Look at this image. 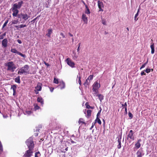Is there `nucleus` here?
<instances>
[{
	"label": "nucleus",
	"instance_id": "obj_1",
	"mask_svg": "<svg viewBox=\"0 0 157 157\" xmlns=\"http://www.w3.org/2000/svg\"><path fill=\"white\" fill-rule=\"evenodd\" d=\"M5 66L7 67V70L11 72H13L17 67L12 61L5 63Z\"/></svg>",
	"mask_w": 157,
	"mask_h": 157
},
{
	"label": "nucleus",
	"instance_id": "obj_2",
	"mask_svg": "<svg viewBox=\"0 0 157 157\" xmlns=\"http://www.w3.org/2000/svg\"><path fill=\"white\" fill-rule=\"evenodd\" d=\"M29 17V16H28L27 14H24L22 13L18 14L17 15V17L20 18V21L21 23H24Z\"/></svg>",
	"mask_w": 157,
	"mask_h": 157
},
{
	"label": "nucleus",
	"instance_id": "obj_3",
	"mask_svg": "<svg viewBox=\"0 0 157 157\" xmlns=\"http://www.w3.org/2000/svg\"><path fill=\"white\" fill-rule=\"evenodd\" d=\"M29 67L28 65H25L23 67L20 68L18 72V74L21 75L23 74H29Z\"/></svg>",
	"mask_w": 157,
	"mask_h": 157
},
{
	"label": "nucleus",
	"instance_id": "obj_4",
	"mask_svg": "<svg viewBox=\"0 0 157 157\" xmlns=\"http://www.w3.org/2000/svg\"><path fill=\"white\" fill-rule=\"evenodd\" d=\"M27 146L29 149L33 150L34 147V144L33 141L32 137H30L25 142Z\"/></svg>",
	"mask_w": 157,
	"mask_h": 157
},
{
	"label": "nucleus",
	"instance_id": "obj_5",
	"mask_svg": "<svg viewBox=\"0 0 157 157\" xmlns=\"http://www.w3.org/2000/svg\"><path fill=\"white\" fill-rule=\"evenodd\" d=\"M33 150L29 149L26 151L23 155V157H31L33 152Z\"/></svg>",
	"mask_w": 157,
	"mask_h": 157
},
{
	"label": "nucleus",
	"instance_id": "obj_6",
	"mask_svg": "<svg viewBox=\"0 0 157 157\" xmlns=\"http://www.w3.org/2000/svg\"><path fill=\"white\" fill-rule=\"evenodd\" d=\"M66 61L67 64L72 68L75 67V63L73 62L70 58H68L66 60Z\"/></svg>",
	"mask_w": 157,
	"mask_h": 157
},
{
	"label": "nucleus",
	"instance_id": "obj_7",
	"mask_svg": "<svg viewBox=\"0 0 157 157\" xmlns=\"http://www.w3.org/2000/svg\"><path fill=\"white\" fill-rule=\"evenodd\" d=\"M144 154V151L142 148L140 149L136 153L137 157H142Z\"/></svg>",
	"mask_w": 157,
	"mask_h": 157
},
{
	"label": "nucleus",
	"instance_id": "obj_8",
	"mask_svg": "<svg viewBox=\"0 0 157 157\" xmlns=\"http://www.w3.org/2000/svg\"><path fill=\"white\" fill-rule=\"evenodd\" d=\"M134 133L132 130H130L127 136V139L130 138L133 141L134 140V137L133 136Z\"/></svg>",
	"mask_w": 157,
	"mask_h": 157
},
{
	"label": "nucleus",
	"instance_id": "obj_9",
	"mask_svg": "<svg viewBox=\"0 0 157 157\" xmlns=\"http://www.w3.org/2000/svg\"><path fill=\"white\" fill-rule=\"evenodd\" d=\"M98 4L99 9V11H103L102 8L104 7V5L103 2L100 1H98Z\"/></svg>",
	"mask_w": 157,
	"mask_h": 157
},
{
	"label": "nucleus",
	"instance_id": "obj_10",
	"mask_svg": "<svg viewBox=\"0 0 157 157\" xmlns=\"http://www.w3.org/2000/svg\"><path fill=\"white\" fill-rule=\"evenodd\" d=\"M92 86L93 89H98L100 87V85L98 82V81H97L94 82Z\"/></svg>",
	"mask_w": 157,
	"mask_h": 157
},
{
	"label": "nucleus",
	"instance_id": "obj_11",
	"mask_svg": "<svg viewBox=\"0 0 157 157\" xmlns=\"http://www.w3.org/2000/svg\"><path fill=\"white\" fill-rule=\"evenodd\" d=\"M8 40L7 38L4 39L2 41V44L4 48H6L7 46Z\"/></svg>",
	"mask_w": 157,
	"mask_h": 157
},
{
	"label": "nucleus",
	"instance_id": "obj_12",
	"mask_svg": "<svg viewBox=\"0 0 157 157\" xmlns=\"http://www.w3.org/2000/svg\"><path fill=\"white\" fill-rule=\"evenodd\" d=\"M117 138H118L117 142L118 143L117 147L118 149H120L121 147V135H119L117 137Z\"/></svg>",
	"mask_w": 157,
	"mask_h": 157
},
{
	"label": "nucleus",
	"instance_id": "obj_13",
	"mask_svg": "<svg viewBox=\"0 0 157 157\" xmlns=\"http://www.w3.org/2000/svg\"><path fill=\"white\" fill-rule=\"evenodd\" d=\"M141 139H139L135 144V147L136 149L139 148L140 147L141 144L140 142H141Z\"/></svg>",
	"mask_w": 157,
	"mask_h": 157
},
{
	"label": "nucleus",
	"instance_id": "obj_14",
	"mask_svg": "<svg viewBox=\"0 0 157 157\" xmlns=\"http://www.w3.org/2000/svg\"><path fill=\"white\" fill-rule=\"evenodd\" d=\"M12 11L13 12L12 15L13 17H17L19 11L17 10L12 9Z\"/></svg>",
	"mask_w": 157,
	"mask_h": 157
},
{
	"label": "nucleus",
	"instance_id": "obj_15",
	"mask_svg": "<svg viewBox=\"0 0 157 157\" xmlns=\"http://www.w3.org/2000/svg\"><path fill=\"white\" fill-rule=\"evenodd\" d=\"M17 88V86L16 85H13L11 86V89H12L13 91V95H15L16 92V90Z\"/></svg>",
	"mask_w": 157,
	"mask_h": 157
},
{
	"label": "nucleus",
	"instance_id": "obj_16",
	"mask_svg": "<svg viewBox=\"0 0 157 157\" xmlns=\"http://www.w3.org/2000/svg\"><path fill=\"white\" fill-rule=\"evenodd\" d=\"M52 33V28L49 29H48V33L46 35L48 37H50L51 34Z\"/></svg>",
	"mask_w": 157,
	"mask_h": 157
},
{
	"label": "nucleus",
	"instance_id": "obj_17",
	"mask_svg": "<svg viewBox=\"0 0 157 157\" xmlns=\"http://www.w3.org/2000/svg\"><path fill=\"white\" fill-rule=\"evenodd\" d=\"M41 84L39 83L37 84V86L35 87V89L37 90L40 91L41 90Z\"/></svg>",
	"mask_w": 157,
	"mask_h": 157
},
{
	"label": "nucleus",
	"instance_id": "obj_18",
	"mask_svg": "<svg viewBox=\"0 0 157 157\" xmlns=\"http://www.w3.org/2000/svg\"><path fill=\"white\" fill-rule=\"evenodd\" d=\"M82 19L84 21L85 24H87V19L86 15L84 14H83L82 16Z\"/></svg>",
	"mask_w": 157,
	"mask_h": 157
},
{
	"label": "nucleus",
	"instance_id": "obj_19",
	"mask_svg": "<svg viewBox=\"0 0 157 157\" xmlns=\"http://www.w3.org/2000/svg\"><path fill=\"white\" fill-rule=\"evenodd\" d=\"M37 101L38 102L40 103L41 105H43L44 104V100L41 97L37 98Z\"/></svg>",
	"mask_w": 157,
	"mask_h": 157
},
{
	"label": "nucleus",
	"instance_id": "obj_20",
	"mask_svg": "<svg viewBox=\"0 0 157 157\" xmlns=\"http://www.w3.org/2000/svg\"><path fill=\"white\" fill-rule=\"evenodd\" d=\"M150 47L151 49V53L152 54H153L155 52L154 44L153 43H152L151 44Z\"/></svg>",
	"mask_w": 157,
	"mask_h": 157
},
{
	"label": "nucleus",
	"instance_id": "obj_21",
	"mask_svg": "<svg viewBox=\"0 0 157 157\" xmlns=\"http://www.w3.org/2000/svg\"><path fill=\"white\" fill-rule=\"evenodd\" d=\"M140 11V8L138 9L137 10V12L136 13L135 15V17H134V20L135 21H137L138 19V17H137L139 15V13Z\"/></svg>",
	"mask_w": 157,
	"mask_h": 157
},
{
	"label": "nucleus",
	"instance_id": "obj_22",
	"mask_svg": "<svg viewBox=\"0 0 157 157\" xmlns=\"http://www.w3.org/2000/svg\"><path fill=\"white\" fill-rule=\"evenodd\" d=\"M73 55H72V59L74 60H76L78 58V56L76 55V53L74 51H73Z\"/></svg>",
	"mask_w": 157,
	"mask_h": 157
},
{
	"label": "nucleus",
	"instance_id": "obj_23",
	"mask_svg": "<svg viewBox=\"0 0 157 157\" xmlns=\"http://www.w3.org/2000/svg\"><path fill=\"white\" fill-rule=\"evenodd\" d=\"M59 86L60 87L61 90L64 88L65 86V83L63 81H62V83L59 85Z\"/></svg>",
	"mask_w": 157,
	"mask_h": 157
},
{
	"label": "nucleus",
	"instance_id": "obj_24",
	"mask_svg": "<svg viewBox=\"0 0 157 157\" xmlns=\"http://www.w3.org/2000/svg\"><path fill=\"white\" fill-rule=\"evenodd\" d=\"M86 112L87 115H86V117L87 118H89L91 116V111L90 110H88Z\"/></svg>",
	"mask_w": 157,
	"mask_h": 157
},
{
	"label": "nucleus",
	"instance_id": "obj_25",
	"mask_svg": "<svg viewBox=\"0 0 157 157\" xmlns=\"http://www.w3.org/2000/svg\"><path fill=\"white\" fill-rule=\"evenodd\" d=\"M14 80L15 82L18 83H20V77L19 76H18L16 78H14Z\"/></svg>",
	"mask_w": 157,
	"mask_h": 157
},
{
	"label": "nucleus",
	"instance_id": "obj_26",
	"mask_svg": "<svg viewBox=\"0 0 157 157\" xmlns=\"http://www.w3.org/2000/svg\"><path fill=\"white\" fill-rule=\"evenodd\" d=\"M97 96L98 97V98L100 101L101 102V101L103 100L104 98V97L103 95L101 94H99L97 95Z\"/></svg>",
	"mask_w": 157,
	"mask_h": 157
},
{
	"label": "nucleus",
	"instance_id": "obj_27",
	"mask_svg": "<svg viewBox=\"0 0 157 157\" xmlns=\"http://www.w3.org/2000/svg\"><path fill=\"white\" fill-rule=\"evenodd\" d=\"M18 9V6L17 3H15L13 4V7L12 8V9L17 10Z\"/></svg>",
	"mask_w": 157,
	"mask_h": 157
},
{
	"label": "nucleus",
	"instance_id": "obj_28",
	"mask_svg": "<svg viewBox=\"0 0 157 157\" xmlns=\"http://www.w3.org/2000/svg\"><path fill=\"white\" fill-rule=\"evenodd\" d=\"M83 120V119L82 118H80L79 120V121H78V123L79 124H80L81 123H82V124H86V123L83 121H82Z\"/></svg>",
	"mask_w": 157,
	"mask_h": 157
},
{
	"label": "nucleus",
	"instance_id": "obj_29",
	"mask_svg": "<svg viewBox=\"0 0 157 157\" xmlns=\"http://www.w3.org/2000/svg\"><path fill=\"white\" fill-rule=\"evenodd\" d=\"M95 122H97L99 124H101V121L99 117H97L96 119L95 120Z\"/></svg>",
	"mask_w": 157,
	"mask_h": 157
},
{
	"label": "nucleus",
	"instance_id": "obj_30",
	"mask_svg": "<svg viewBox=\"0 0 157 157\" xmlns=\"http://www.w3.org/2000/svg\"><path fill=\"white\" fill-rule=\"evenodd\" d=\"M11 52L13 53H17V54L18 52L15 48H12L11 49Z\"/></svg>",
	"mask_w": 157,
	"mask_h": 157
},
{
	"label": "nucleus",
	"instance_id": "obj_31",
	"mask_svg": "<svg viewBox=\"0 0 157 157\" xmlns=\"http://www.w3.org/2000/svg\"><path fill=\"white\" fill-rule=\"evenodd\" d=\"M89 81L87 79L85 82L84 84L85 87H87V86L88 85V83L89 82Z\"/></svg>",
	"mask_w": 157,
	"mask_h": 157
},
{
	"label": "nucleus",
	"instance_id": "obj_32",
	"mask_svg": "<svg viewBox=\"0 0 157 157\" xmlns=\"http://www.w3.org/2000/svg\"><path fill=\"white\" fill-rule=\"evenodd\" d=\"M122 107H123L122 109L127 108V102H125L124 104H122Z\"/></svg>",
	"mask_w": 157,
	"mask_h": 157
},
{
	"label": "nucleus",
	"instance_id": "obj_33",
	"mask_svg": "<svg viewBox=\"0 0 157 157\" xmlns=\"http://www.w3.org/2000/svg\"><path fill=\"white\" fill-rule=\"evenodd\" d=\"M23 2L22 1H21L20 2H19L17 4L18 6V9H20L21 6L22 4H23Z\"/></svg>",
	"mask_w": 157,
	"mask_h": 157
},
{
	"label": "nucleus",
	"instance_id": "obj_34",
	"mask_svg": "<svg viewBox=\"0 0 157 157\" xmlns=\"http://www.w3.org/2000/svg\"><path fill=\"white\" fill-rule=\"evenodd\" d=\"M77 78H78V82L79 84L81 85V77L80 76H78V75H77Z\"/></svg>",
	"mask_w": 157,
	"mask_h": 157
},
{
	"label": "nucleus",
	"instance_id": "obj_35",
	"mask_svg": "<svg viewBox=\"0 0 157 157\" xmlns=\"http://www.w3.org/2000/svg\"><path fill=\"white\" fill-rule=\"evenodd\" d=\"M34 109L35 111H36L37 109H40V107L37 104H35L34 105Z\"/></svg>",
	"mask_w": 157,
	"mask_h": 157
},
{
	"label": "nucleus",
	"instance_id": "obj_36",
	"mask_svg": "<svg viewBox=\"0 0 157 157\" xmlns=\"http://www.w3.org/2000/svg\"><path fill=\"white\" fill-rule=\"evenodd\" d=\"M86 8L87 9V10L86 11L85 13L87 14L90 13V11L86 5Z\"/></svg>",
	"mask_w": 157,
	"mask_h": 157
},
{
	"label": "nucleus",
	"instance_id": "obj_37",
	"mask_svg": "<svg viewBox=\"0 0 157 157\" xmlns=\"http://www.w3.org/2000/svg\"><path fill=\"white\" fill-rule=\"evenodd\" d=\"M53 82L55 83L58 84L59 83L58 79L56 78H54Z\"/></svg>",
	"mask_w": 157,
	"mask_h": 157
},
{
	"label": "nucleus",
	"instance_id": "obj_38",
	"mask_svg": "<svg viewBox=\"0 0 157 157\" xmlns=\"http://www.w3.org/2000/svg\"><path fill=\"white\" fill-rule=\"evenodd\" d=\"M32 111H26L24 113L25 114L29 115L32 113Z\"/></svg>",
	"mask_w": 157,
	"mask_h": 157
},
{
	"label": "nucleus",
	"instance_id": "obj_39",
	"mask_svg": "<svg viewBox=\"0 0 157 157\" xmlns=\"http://www.w3.org/2000/svg\"><path fill=\"white\" fill-rule=\"evenodd\" d=\"M151 70L152 71H153V69H151ZM151 71V69H150V68H147V69H146L145 70V71L147 73H148L150 72Z\"/></svg>",
	"mask_w": 157,
	"mask_h": 157
},
{
	"label": "nucleus",
	"instance_id": "obj_40",
	"mask_svg": "<svg viewBox=\"0 0 157 157\" xmlns=\"http://www.w3.org/2000/svg\"><path fill=\"white\" fill-rule=\"evenodd\" d=\"M17 54L20 55V56H22L24 58H25L26 57V56L25 55L23 54L22 53H21V52H18Z\"/></svg>",
	"mask_w": 157,
	"mask_h": 157
},
{
	"label": "nucleus",
	"instance_id": "obj_41",
	"mask_svg": "<svg viewBox=\"0 0 157 157\" xmlns=\"http://www.w3.org/2000/svg\"><path fill=\"white\" fill-rule=\"evenodd\" d=\"M98 89H92V90H93V91L94 92V94H98Z\"/></svg>",
	"mask_w": 157,
	"mask_h": 157
},
{
	"label": "nucleus",
	"instance_id": "obj_42",
	"mask_svg": "<svg viewBox=\"0 0 157 157\" xmlns=\"http://www.w3.org/2000/svg\"><path fill=\"white\" fill-rule=\"evenodd\" d=\"M15 27L17 28V29H18L19 28H23V24L20 25H19V26L16 25V26H15Z\"/></svg>",
	"mask_w": 157,
	"mask_h": 157
},
{
	"label": "nucleus",
	"instance_id": "obj_43",
	"mask_svg": "<svg viewBox=\"0 0 157 157\" xmlns=\"http://www.w3.org/2000/svg\"><path fill=\"white\" fill-rule=\"evenodd\" d=\"M86 105V107L88 109H93V108L92 107L90 106L89 105H88V103H86L85 104Z\"/></svg>",
	"mask_w": 157,
	"mask_h": 157
},
{
	"label": "nucleus",
	"instance_id": "obj_44",
	"mask_svg": "<svg viewBox=\"0 0 157 157\" xmlns=\"http://www.w3.org/2000/svg\"><path fill=\"white\" fill-rule=\"evenodd\" d=\"M8 20H7L6 21L4 24L2 26V28H3L4 27H5V26H6L7 23H8Z\"/></svg>",
	"mask_w": 157,
	"mask_h": 157
},
{
	"label": "nucleus",
	"instance_id": "obj_45",
	"mask_svg": "<svg viewBox=\"0 0 157 157\" xmlns=\"http://www.w3.org/2000/svg\"><path fill=\"white\" fill-rule=\"evenodd\" d=\"M93 75H90L87 78L89 80H92L93 78Z\"/></svg>",
	"mask_w": 157,
	"mask_h": 157
},
{
	"label": "nucleus",
	"instance_id": "obj_46",
	"mask_svg": "<svg viewBox=\"0 0 157 157\" xmlns=\"http://www.w3.org/2000/svg\"><path fill=\"white\" fill-rule=\"evenodd\" d=\"M101 108H100V109L99 110V111L98 112V113L97 115V117H99V116L100 115L101 112Z\"/></svg>",
	"mask_w": 157,
	"mask_h": 157
},
{
	"label": "nucleus",
	"instance_id": "obj_47",
	"mask_svg": "<svg viewBox=\"0 0 157 157\" xmlns=\"http://www.w3.org/2000/svg\"><path fill=\"white\" fill-rule=\"evenodd\" d=\"M18 20H14L12 22V24H17L18 23Z\"/></svg>",
	"mask_w": 157,
	"mask_h": 157
},
{
	"label": "nucleus",
	"instance_id": "obj_48",
	"mask_svg": "<svg viewBox=\"0 0 157 157\" xmlns=\"http://www.w3.org/2000/svg\"><path fill=\"white\" fill-rule=\"evenodd\" d=\"M128 114V116H129V117L131 119H132V118L133 115L131 113L129 112Z\"/></svg>",
	"mask_w": 157,
	"mask_h": 157
},
{
	"label": "nucleus",
	"instance_id": "obj_49",
	"mask_svg": "<svg viewBox=\"0 0 157 157\" xmlns=\"http://www.w3.org/2000/svg\"><path fill=\"white\" fill-rule=\"evenodd\" d=\"M145 70H143V71H142L141 72V75H146V74L144 72H145Z\"/></svg>",
	"mask_w": 157,
	"mask_h": 157
},
{
	"label": "nucleus",
	"instance_id": "obj_50",
	"mask_svg": "<svg viewBox=\"0 0 157 157\" xmlns=\"http://www.w3.org/2000/svg\"><path fill=\"white\" fill-rule=\"evenodd\" d=\"M38 154H40V153L39 151L35 153V157H39L37 155Z\"/></svg>",
	"mask_w": 157,
	"mask_h": 157
},
{
	"label": "nucleus",
	"instance_id": "obj_51",
	"mask_svg": "<svg viewBox=\"0 0 157 157\" xmlns=\"http://www.w3.org/2000/svg\"><path fill=\"white\" fill-rule=\"evenodd\" d=\"M102 23L104 25H106V21L105 20L103 19L102 20Z\"/></svg>",
	"mask_w": 157,
	"mask_h": 157
},
{
	"label": "nucleus",
	"instance_id": "obj_52",
	"mask_svg": "<svg viewBox=\"0 0 157 157\" xmlns=\"http://www.w3.org/2000/svg\"><path fill=\"white\" fill-rule=\"evenodd\" d=\"M60 35H61L63 38H64L65 37V36L64 35V33L62 32H61L60 33Z\"/></svg>",
	"mask_w": 157,
	"mask_h": 157
},
{
	"label": "nucleus",
	"instance_id": "obj_53",
	"mask_svg": "<svg viewBox=\"0 0 157 157\" xmlns=\"http://www.w3.org/2000/svg\"><path fill=\"white\" fill-rule=\"evenodd\" d=\"M146 65L144 63V64H143L141 66V67H140V70H141L142 68L144 67Z\"/></svg>",
	"mask_w": 157,
	"mask_h": 157
},
{
	"label": "nucleus",
	"instance_id": "obj_54",
	"mask_svg": "<svg viewBox=\"0 0 157 157\" xmlns=\"http://www.w3.org/2000/svg\"><path fill=\"white\" fill-rule=\"evenodd\" d=\"M50 91L51 92H52L54 90V88L50 87Z\"/></svg>",
	"mask_w": 157,
	"mask_h": 157
},
{
	"label": "nucleus",
	"instance_id": "obj_55",
	"mask_svg": "<svg viewBox=\"0 0 157 157\" xmlns=\"http://www.w3.org/2000/svg\"><path fill=\"white\" fill-rule=\"evenodd\" d=\"M4 37L3 36L2 34L0 36V40L3 39L4 38Z\"/></svg>",
	"mask_w": 157,
	"mask_h": 157
},
{
	"label": "nucleus",
	"instance_id": "obj_56",
	"mask_svg": "<svg viewBox=\"0 0 157 157\" xmlns=\"http://www.w3.org/2000/svg\"><path fill=\"white\" fill-rule=\"evenodd\" d=\"M36 132H38L39 131V130H40L39 128H38V127H37L36 128Z\"/></svg>",
	"mask_w": 157,
	"mask_h": 157
},
{
	"label": "nucleus",
	"instance_id": "obj_57",
	"mask_svg": "<svg viewBox=\"0 0 157 157\" xmlns=\"http://www.w3.org/2000/svg\"><path fill=\"white\" fill-rule=\"evenodd\" d=\"M34 91L35 92V93L36 94H37L38 93V91L39 90H37L36 89Z\"/></svg>",
	"mask_w": 157,
	"mask_h": 157
},
{
	"label": "nucleus",
	"instance_id": "obj_58",
	"mask_svg": "<svg viewBox=\"0 0 157 157\" xmlns=\"http://www.w3.org/2000/svg\"><path fill=\"white\" fill-rule=\"evenodd\" d=\"M17 41L18 43L20 44H21L22 43L21 41L19 40H17Z\"/></svg>",
	"mask_w": 157,
	"mask_h": 157
},
{
	"label": "nucleus",
	"instance_id": "obj_59",
	"mask_svg": "<svg viewBox=\"0 0 157 157\" xmlns=\"http://www.w3.org/2000/svg\"><path fill=\"white\" fill-rule=\"evenodd\" d=\"M3 117L4 118H6L7 117H8V116L7 115H3Z\"/></svg>",
	"mask_w": 157,
	"mask_h": 157
},
{
	"label": "nucleus",
	"instance_id": "obj_60",
	"mask_svg": "<svg viewBox=\"0 0 157 157\" xmlns=\"http://www.w3.org/2000/svg\"><path fill=\"white\" fill-rule=\"evenodd\" d=\"M125 109V113L126 114H127V108H126L125 109Z\"/></svg>",
	"mask_w": 157,
	"mask_h": 157
},
{
	"label": "nucleus",
	"instance_id": "obj_61",
	"mask_svg": "<svg viewBox=\"0 0 157 157\" xmlns=\"http://www.w3.org/2000/svg\"><path fill=\"white\" fill-rule=\"evenodd\" d=\"M44 64H45V65H46L47 66H49V64L48 63H46V62H44Z\"/></svg>",
	"mask_w": 157,
	"mask_h": 157
},
{
	"label": "nucleus",
	"instance_id": "obj_62",
	"mask_svg": "<svg viewBox=\"0 0 157 157\" xmlns=\"http://www.w3.org/2000/svg\"><path fill=\"white\" fill-rule=\"evenodd\" d=\"M38 132H37V133H34V135L36 136H37L38 135Z\"/></svg>",
	"mask_w": 157,
	"mask_h": 157
},
{
	"label": "nucleus",
	"instance_id": "obj_63",
	"mask_svg": "<svg viewBox=\"0 0 157 157\" xmlns=\"http://www.w3.org/2000/svg\"><path fill=\"white\" fill-rule=\"evenodd\" d=\"M79 48V47H78V48H77V52L78 53L79 52V50H80V48Z\"/></svg>",
	"mask_w": 157,
	"mask_h": 157
},
{
	"label": "nucleus",
	"instance_id": "obj_64",
	"mask_svg": "<svg viewBox=\"0 0 157 157\" xmlns=\"http://www.w3.org/2000/svg\"><path fill=\"white\" fill-rule=\"evenodd\" d=\"M6 33H4L2 34V35L4 37L6 35Z\"/></svg>",
	"mask_w": 157,
	"mask_h": 157
}]
</instances>
